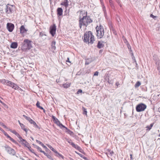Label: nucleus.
Returning <instances> with one entry per match:
<instances>
[{"label": "nucleus", "instance_id": "62", "mask_svg": "<svg viewBox=\"0 0 160 160\" xmlns=\"http://www.w3.org/2000/svg\"><path fill=\"white\" fill-rule=\"evenodd\" d=\"M70 160H74L73 159H72V158H70Z\"/></svg>", "mask_w": 160, "mask_h": 160}, {"label": "nucleus", "instance_id": "30", "mask_svg": "<svg viewBox=\"0 0 160 160\" xmlns=\"http://www.w3.org/2000/svg\"><path fill=\"white\" fill-rule=\"evenodd\" d=\"M156 64H158V69L159 71V73L160 74V63L159 62H156Z\"/></svg>", "mask_w": 160, "mask_h": 160}, {"label": "nucleus", "instance_id": "39", "mask_svg": "<svg viewBox=\"0 0 160 160\" xmlns=\"http://www.w3.org/2000/svg\"><path fill=\"white\" fill-rule=\"evenodd\" d=\"M46 156H47L48 158L51 159H52V160H53V159L52 158V157L51 156V155L47 154V155H46Z\"/></svg>", "mask_w": 160, "mask_h": 160}, {"label": "nucleus", "instance_id": "44", "mask_svg": "<svg viewBox=\"0 0 160 160\" xmlns=\"http://www.w3.org/2000/svg\"><path fill=\"white\" fill-rule=\"evenodd\" d=\"M43 36H45V35L43 34V33H42L41 32L40 33L39 36L40 37H42Z\"/></svg>", "mask_w": 160, "mask_h": 160}, {"label": "nucleus", "instance_id": "9", "mask_svg": "<svg viewBox=\"0 0 160 160\" xmlns=\"http://www.w3.org/2000/svg\"><path fill=\"white\" fill-rule=\"evenodd\" d=\"M56 26L55 24H53L50 27V33L52 35V36L53 37L56 32Z\"/></svg>", "mask_w": 160, "mask_h": 160}, {"label": "nucleus", "instance_id": "49", "mask_svg": "<svg viewBox=\"0 0 160 160\" xmlns=\"http://www.w3.org/2000/svg\"><path fill=\"white\" fill-rule=\"evenodd\" d=\"M82 92V90L81 89H79L78 90V93H79L80 92Z\"/></svg>", "mask_w": 160, "mask_h": 160}, {"label": "nucleus", "instance_id": "64", "mask_svg": "<svg viewBox=\"0 0 160 160\" xmlns=\"http://www.w3.org/2000/svg\"><path fill=\"white\" fill-rule=\"evenodd\" d=\"M158 136L160 137V134Z\"/></svg>", "mask_w": 160, "mask_h": 160}, {"label": "nucleus", "instance_id": "4", "mask_svg": "<svg viewBox=\"0 0 160 160\" xmlns=\"http://www.w3.org/2000/svg\"><path fill=\"white\" fill-rule=\"evenodd\" d=\"M96 34L97 37L98 38H102L104 34V31L103 27L100 25L99 26H97L96 28Z\"/></svg>", "mask_w": 160, "mask_h": 160}, {"label": "nucleus", "instance_id": "54", "mask_svg": "<svg viewBox=\"0 0 160 160\" xmlns=\"http://www.w3.org/2000/svg\"><path fill=\"white\" fill-rule=\"evenodd\" d=\"M75 145V144L73 142L72 143V144L71 145H72V146L73 147H74Z\"/></svg>", "mask_w": 160, "mask_h": 160}, {"label": "nucleus", "instance_id": "15", "mask_svg": "<svg viewBox=\"0 0 160 160\" xmlns=\"http://www.w3.org/2000/svg\"><path fill=\"white\" fill-rule=\"evenodd\" d=\"M18 44L17 42H12L10 46L11 48H16L18 47Z\"/></svg>", "mask_w": 160, "mask_h": 160}, {"label": "nucleus", "instance_id": "45", "mask_svg": "<svg viewBox=\"0 0 160 160\" xmlns=\"http://www.w3.org/2000/svg\"><path fill=\"white\" fill-rule=\"evenodd\" d=\"M28 149L31 152H32V153H34L33 152V149H31V146H30V148H28Z\"/></svg>", "mask_w": 160, "mask_h": 160}, {"label": "nucleus", "instance_id": "16", "mask_svg": "<svg viewBox=\"0 0 160 160\" xmlns=\"http://www.w3.org/2000/svg\"><path fill=\"white\" fill-rule=\"evenodd\" d=\"M3 133L4 135L8 138H9L11 141L14 142H16L15 141L14 139L11 138L6 132H4Z\"/></svg>", "mask_w": 160, "mask_h": 160}, {"label": "nucleus", "instance_id": "17", "mask_svg": "<svg viewBox=\"0 0 160 160\" xmlns=\"http://www.w3.org/2000/svg\"><path fill=\"white\" fill-rule=\"evenodd\" d=\"M61 5L64 6L66 8H67L68 5V0H65L63 2L61 3Z\"/></svg>", "mask_w": 160, "mask_h": 160}, {"label": "nucleus", "instance_id": "33", "mask_svg": "<svg viewBox=\"0 0 160 160\" xmlns=\"http://www.w3.org/2000/svg\"><path fill=\"white\" fill-rule=\"evenodd\" d=\"M74 148L78 150H79L80 149V148L76 144L75 145Z\"/></svg>", "mask_w": 160, "mask_h": 160}, {"label": "nucleus", "instance_id": "46", "mask_svg": "<svg viewBox=\"0 0 160 160\" xmlns=\"http://www.w3.org/2000/svg\"><path fill=\"white\" fill-rule=\"evenodd\" d=\"M41 152L43 153L45 156L47 155L48 154L45 152H44L42 150Z\"/></svg>", "mask_w": 160, "mask_h": 160}, {"label": "nucleus", "instance_id": "43", "mask_svg": "<svg viewBox=\"0 0 160 160\" xmlns=\"http://www.w3.org/2000/svg\"><path fill=\"white\" fill-rule=\"evenodd\" d=\"M130 53L132 54V56H134L132 51L131 49V48H130Z\"/></svg>", "mask_w": 160, "mask_h": 160}, {"label": "nucleus", "instance_id": "25", "mask_svg": "<svg viewBox=\"0 0 160 160\" xmlns=\"http://www.w3.org/2000/svg\"><path fill=\"white\" fill-rule=\"evenodd\" d=\"M29 122L30 123L33 124L34 125H35L37 127H38V126L36 124V123L33 121L31 118L29 120Z\"/></svg>", "mask_w": 160, "mask_h": 160}, {"label": "nucleus", "instance_id": "53", "mask_svg": "<svg viewBox=\"0 0 160 160\" xmlns=\"http://www.w3.org/2000/svg\"><path fill=\"white\" fill-rule=\"evenodd\" d=\"M66 62H70V61H69V58H68L66 60Z\"/></svg>", "mask_w": 160, "mask_h": 160}, {"label": "nucleus", "instance_id": "58", "mask_svg": "<svg viewBox=\"0 0 160 160\" xmlns=\"http://www.w3.org/2000/svg\"><path fill=\"white\" fill-rule=\"evenodd\" d=\"M0 102L2 103V104H4V103L0 99Z\"/></svg>", "mask_w": 160, "mask_h": 160}, {"label": "nucleus", "instance_id": "50", "mask_svg": "<svg viewBox=\"0 0 160 160\" xmlns=\"http://www.w3.org/2000/svg\"><path fill=\"white\" fill-rule=\"evenodd\" d=\"M0 130L2 132H3V133H4V132H5L2 128H0Z\"/></svg>", "mask_w": 160, "mask_h": 160}, {"label": "nucleus", "instance_id": "34", "mask_svg": "<svg viewBox=\"0 0 160 160\" xmlns=\"http://www.w3.org/2000/svg\"><path fill=\"white\" fill-rule=\"evenodd\" d=\"M83 114H84L87 115V111L86 109L84 108H83Z\"/></svg>", "mask_w": 160, "mask_h": 160}, {"label": "nucleus", "instance_id": "27", "mask_svg": "<svg viewBox=\"0 0 160 160\" xmlns=\"http://www.w3.org/2000/svg\"><path fill=\"white\" fill-rule=\"evenodd\" d=\"M33 145L34 146V147L36 148L38 151H39L40 152H41L42 151L41 148L39 147L38 146H37L36 145H34V144H33Z\"/></svg>", "mask_w": 160, "mask_h": 160}, {"label": "nucleus", "instance_id": "7", "mask_svg": "<svg viewBox=\"0 0 160 160\" xmlns=\"http://www.w3.org/2000/svg\"><path fill=\"white\" fill-rule=\"evenodd\" d=\"M19 138L22 144L24 145L25 147H26L28 148H30V145L28 142H27L25 140L22 138L20 136H19Z\"/></svg>", "mask_w": 160, "mask_h": 160}, {"label": "nucleus", "instance_id": "48", "mask_svg": "<svg viewBox=\"0 0 160 160\" xmlns=\"http://www.w3.org/2000/svg\"><path fill=\"white\" fill-rule=\"evenodd\" d=\"M130 156L131 160H133V158H132V154H131L130 155Z\"/></svg>", "mask_w": 160, "mask_h": 160}, {"label": "nucleus", "instance_id": "37", "mask_svg": "<svg viewBox=\"0 0 160 160\" xmlns=\"http://www.w3.org/2000/svg\"><path fill=\"white\" fill-rule=\"evenodd\" d=\"M114 152L112 151H110V153L108 154V155L110 156H112V155L113 154Z\"/></svg>", "mask_w": 160, "mask_h": 160}, {"label": "nucleus", "instance_id": "18", "mask_svg": "<svg viewBox=\"0 0 160 160\" xmlns=\"http://www.w3.org/2000/svg\"><path fill=\"white\" fill-rule=\"evenodd\" d=\"M20 126L22 129H23L26 132V133H27L28 129L26 128L25 126L23 124H20Z\"/></svg>", "mask_w": 160, "mask_h": 160}, {"label": "nucleus", "instance_id": "21", "mask_svg": "<svg viewBox=\"0 0 160 160\" xmlns=\"http://www.w3.org/2000/svg\"><path fill=\"white\" fill-rule=\"evenodd\" d=\"M70 83H66L65 84L62 85L63 87L65 88H69L70 86Z\"/></svg>", "mask_w": 160, "mask_h": 160}, {"label": "nucleus", "instance_id": "5", "mask_svg": "<svg viewBox=\"0 0 160 160\" xmlns=\"http://www.w3.org/2000/svg\"><path fill=\"white\" fill-rule=\"evenodd\" d=\"M1 82L4 85L11 87L12 88L15 89H17L18 88V87L16 84L7 80H1Z\"/></svg>", "mask_w": 160, "mask_h": 160}, {"label": "nucleus", "instance_id": "26", "mask_svg": "<svg viewBox=\"0 0 160 160\" xmlns=\"http://www.w3.org/2000/svg\"><path fill=\"white\" fill-rule=\"evenodd\" d=\"M55 43H56L55 42L53 41V42H52V44H51L52 48L53 49H54V50H55L56 48V47L55 46Z\"/></svg>", "mask_w": 160, "mask_h": 160}, {"label": "nucleus", "instance_id": "59", "mask_svg": "<svg viewBox=\"0 0 160 160\" xmlns=\"http://www.w3.org/2000/svg\"><path fill=\"white\" fill-rule=\"evenodd\" d=\"M18 122H19V124H20H20H22L21 123H20V122L19 121H18Z\"/></svg>", "mask_w": 160, "mask_h": 160}, {"label": "nucleus", "instance_id": "55", "mask_svg": "<svg viewBox=\"0 0 160 160\" xmlns=\"http://www.w3.org/2000/svg\"><path fill=\"white\" fill-rule=\"evenodd\" d=\"M75 145V144L73 142L72 143V144L71 145H72V146L73 147H74Z\"/></svg>", "mask_w": 160, "mask_h": 160}, {"label": "nucleus", "instance_id": "10", "mask_svg": "<svg viewBox=\"0 0 160 160\" xmlns=\"http://www.w3.org/2000/svg\"><path fill=\"white\" fill-rule=\"evenodd\" d=\"M14 28V26L13 24L11 23H7V28L9 32H12Z\"/></svg>", "mask_w": 160, "mask_h": 160}, {"label": "nucleus", "instance_id": "3", "mask_svg": "<svg viewBox=\"0 0 160 160\" xmlns=\"http://www.w3.org/2000/svg\"><path fill=\"white\" fill-rule=\"evenodd\" d=\"M32 47V42L28 39L24 40L22 47V49L23 50L27 49H30Z\"/></svg>", "mask_w": 160, "mask_h": 160}, {"label": "nucleus", "instance_id": "31", "mask_svg": "<svg viewBox=\"0 0 160 160\" xmlns=\"http://www.w3.org/2000/svg\"><path fill=\"white\" fill-rule=\"evenodd\" d=\"M66 141L71 145L72 143H73V142H72V140L71 139H69L67 138H66Z\"/></svg>", "mask_w": 160, "mask_h": 160}, {"label": "nucleus", "instance_id": "42", "mask_svg": "<svg viewBox=\"0 0 160 160\" xmlns=\"http://www.w3.org/2000/svg\"><path fill=\"white\" fill-rule=\"evenodd\" d=\"M98 73L99 72L98 71L94 73V76H98Z\"/></svg>", "mask_w": 160, "mask_h": 160}, {"label": "nucleus", "instance_id": "47", "mask_svg": "<svg viewBox=\"0 0 160 160\" xmlns=\"http://www.w3.org/2000/svg\"><path fill=\"white\" fill-rule=\"evenodd\" d=\"M76 153H77L78 154L79 156H80L81 157H82V156H83L80 153H78L76 152H75Z\"/></svg>", "mask_w": 160, "mask_h": 160}, {"label": "nucleus", "instance_id": "20", "mask_svg": "<svg viewBox=\"0 0 160 160\" xmlns=\"http://www.w3.org/2000/svg\"><path fill=\"white\" fill-rule=\"evenodd\" d=\"M92 62V60L91 59L89 58L86 59L85 64L86 65H88L91 62Z\"/></svg>", "mask_w": 160, "mask_h": 160}, {"label": "nucleus", "instance_id": "6", "mask_svg": "<svg viewBox=\"0 0 160 160\" xmlns=\"http://www.w3.org/2000/svg\"><path fill=\"white\" fill-rule=\"evenodd\" d=\"M147 106L144 104L141 103L137 105L136 110L138 112H140L144 111L146 108Z\"/></svg>", "mask_w": 160, "mask_h": 160}, {"label": "nucleus", "instance_id": "14", "mask_svg": "<svg viewBox=\"0 0 160 160\" xmlns=\"http://www.w3.org/2000/svg\"><path fill=\"white\" fill-rule=\"evenodd\" d=\"M63 10L61 8H58L57 10V14L58 16L62 15V14Z\"/></svg>", "mask_w": 160, "mask_h": 160}, {"label": "nucleus", "instance_id": "28", "mask_svg": "<svg viewBox=\"0 0 160 160\" xmlns=\"http://www.w3.org/2000/svg\"><path fill=\"white\" fill-rule=\"evenodd\" d=\"M141 84V82L139 81H138L135 85V88H136L139 87Z\"/></svg>", "mask_w": 160, "mask_h": 160}, {"label": "nucleus", "instance_id": "29", "mask_svg": "<svg viewBox=\"0 0 160 160\" xmlns=\"http://www.w3.org/2000/svg\"><path fill=\"white\" fill-rule=\"evenodd\" d=\"M40 103L38 101L36 103V106L39 108L41 109H43V108L42 107L40 106Z\"/></svg>", "mask_w": 160, "mask_h": 160}, {"label": "nucleus", "instance_id": "40", "mask_svg": "<svg viewBox=\"0 0 160 160\" xmlns=\"http://www.w3.org/2000/svg\"><path fill=\"white\" fill-rule=\"evenodd\" d=\"M2 126L5 128H6L7 129H8V130L9 129L7 127H6L5 125H4L3 123H2V124H1Z\"/></svg>", "mask_w": 160, "mask_h": 160}, {"label": "nucleus", "instance_id": "60", "mask_svg": "<svg viewBox=\"0 0 160 160\" xmlns=\"http://www.w3.org/2000/svg\"><path fill=\"white\" fill-rule=\"evenodd\" d=\"M31 138L33 140H34V139L32 137H31Z\"/></svg>", "mask_w": 160, "mask_h": 160}, {"label": "nucleus", "instance_id": "36", "mask_svg": "<svg viewBox=\"0 0 160 160\" xmlns=\"http://www.w3.org/2000/svg\"><path fill=\"white\" fill-rule=\"evenodd\" d=\"M68 133L70 135L72 136L73 135V133L72 132L70 131V130H68Z\"/></svg>", "mask_w": 160, "mask_h": 160}, {"label": "nucleus", "instance_id": "52", "mask_svg": "<svg viewBox=\"0 0 160 160\" xmlns=\"http://www.w3.org/2000/svg\"><path fill=\"white\" fill-rule=\"evenodd\" d=\"M128 49L129 50H130V48H131V47L129 44L128 45Z\"/></svg>", "mask_w": 160, "mask_h": 160}, {"label": "nucleus", "instance_id": "32", "mask_svg": "<svg viewBox=\"0 0 160 160\" xmlns=\"http://www.w3.org/2000/svg\"><path fill=\"white\" fill-rule=\"evenodd\" d=\"M23 117L28 121L29 120H30V119H31V118L30 117H28L24 115H23Z\"/></svg>", "mask_w": 160, "mask_h": 160}, {"label": "nucleus", "instance_id": "63", "mask_svg": "<svg viewBox=\"0 0 160 160\" xmlns=\"http://www.w3.org/2000/svg\"><path fill=\"white\" fill-rule=\"evenodd\" d=\"M159 111H160V107L159 108Z\"/></svg>", "mask_w": 160, "mask_h": 160}, {"label": "nucleus", "instance_id": "61", "mask_svg": "<svg viewBox=\"0 0 160 160\" xmlns=\"http://www.w3.org/2000/svg\"><path fill=\"white\" fill-rule=\"evenodd\" d=\"M82 12H80V15H81V14H82L83 13H82Z\"/></svg>", "mask_w": 160, "mask_h": 160}, {"label": "nucleus", "instance_id": "22", "mask_svg": "<svg viewBox=\"0 0 160 160\" xmlns=\"http://www.w3.org/2000/svg\"><path fill=\"white\" fill-rule=\"evenodd\" d=\"M46 145L48 147L51 149V150H52V151H53L54 152H55V153H57V152L52 147L51 145H49V144H47Z\"/></svg>", "mask_w": 160, "mask_h": 160}, {"label": "nucleus", "instance_id": "1", "mask_svg": "<svg viewBox=\"0 0 160 160\" xmlns=\"http://www.w3.org/2000/svg\"><path fill=\"white\" fill-rule=\"evenodd\" d=\"M92 22V20L89 17H86V14L85 16H83V18L80 19L79 20V27L80 28L82 27L84 29L86 28V27L89 23Z\"/></svg>", "mask_w": 160, "mask_h": 160}, {"label": "nucleus", "instance_id": "23", "mask_svg": "<svg viewBox=\"0 0 160 160\" xmlns=\"http://www.w3.org/2000/svg\"><path fill=\"white\" fill-rule=\"evenodd\" d=\"M153 123H151L150 126H147L146 127V128H147L146 130L147 131H149L153 126Z\"/></svg>", "mask_w": 160, "mask_h": 160}, {"label": "nucleus", "instance_id": "8", "mask_svg": "<svg viewBox=\"0 0 160 160\" xmlns=\"http://www.w3.org/2000/svg\"><path fill=\"white\" fill-rule=\"evenodd\" d=\"M5 150L8 153L12 155H14L16 153L15 150L10 147L7 146L5 147Z\"/></svg>", "mask_w": 160, "mask_h": 160}, {"label": "nucleus", "instance_id": "12", "mask_svg": "<svg viewBox=\"0 0 160 160\" xmlns=\"http://www.w3.org/2000/svg\"><path fill=\"white\" fill-rule=\"evenodd\" d=\"M13 8V7L12 5H10L8 4L6 6V11L8 13H10L11 12Z\"/></svg>", "mask_w": 160, "mask_h": 160}, {"label": "nucleus", "instance_id": "41", "mask_svg": "<svg viewBox=\"0 0 160 160\" xmlns=\"http://www.w3.org/2000/svg\"><path fill=\"white\" fill-rule=\"evenodd\" d=\"M36 142L38 143H39V144H40L41 145H42V143L41 142H40V141H38L37 140H36Z\"/></svg>", "mask_w": 160, "mask_h": 160}, {"label": "nucleus", "instance_id": "13", "mask_svg": "<svg viewBox=\"0 0 160 160\" xmlns=\"http://www.w3.org/2000/svg\"><path fill=\"white\" fill-rule=\"evenodd\" d=\"M28 30L25 28L23 25H22L20 28V32L22 34H23L26 33Z\"/></svg>", "mask_w": 160, "mask_h": 160}, {"label": "nucleus", "instance_id": "56", "mask_svg": "<svg viewBox=\"0 0 160 160\" xmlns=\"http://www.w3.org/2000/svg\"><path fill=\"white\" fill-rule=\"evenodd\" d=\"M132 59H133L134 60H135V57H134L133 56H132Z\"/></svg>", "mask_w": 160, "mask_h": 160}, {"label": "nucleus", "instance_id": "19", "mask_svg": "<svg viewBox=\"0 0 160 160\" xmlns=\"http://www.w3.org/2000/svg\"><path fill=\"white\" fill-rule=\"evenodd\" d=\"M103 45L102 44V42H101L99 41L97 45L98 48H101L103 47Z\"/></svg>", "mask_w": 160, "mask_h": 160}, {"label": "nucleus", "instance_id": "11", "mask_svg": "<svg viewBox=\"0 0 160 160\" xmlns=\"http://www.w3.org/2000/svg\"><path fill=\"white\" fill-rule=\"evenodd\" d=\"M52 119H53V121L56 124L58 125L59 127L62 126L63 128H65L64 126L62 124L60 123V121L58 120L57 118L55 116H52Z\"/></svg>", "mask_w": 160, "mask_h": 160}, {"label": "nucleus", "instance_id": "35", "mask_svg": "<svg viewBox=\"0 0 160 160\" xmlns=\"http://www.w3.org/2000/svg\"><path fill=\"white\" fill-rule=\"evenodd\" d=\"M56 153L57 154V156L59 157H61L62 158H63V157L59 153H58V152L57 153Z\"/></svg>", "mask_w": 160, "mask_h": 160}, {"label": "nucleus", "instance_id": "51", "mask_svg": "<svg viewBox=\"0 0 160 160\" xmlns=\"http://www.w3.org/2000/svg\"><path fill=\"white\" fill-rule=\"evenodd\" d=\"M119 85V83L118 82H117L116 83V86H118Z\"/></svg>", "mask_w": 160, "mask_h": 160}, {"label": "nucleus", "instance_id": "57", "mask_svg": "<svg viewBox=\"0 0 160 160\" xmlns=\"http://www.w3.org/2000/svg\"><path fill=\"white\" fill-rule=\"evenodd\" d=\"M83 159H87V158L85 157H83L82 156V157Z\"/></svg>", "mask_w": 160, "mask_h": 160}, {"label": "nucleus", "instance_id": "38", "mask_svg": "<svg viewBox=\"0 0 160 160\" xmlns=\"http://www.w3.org/2000/svg\"><path fill=\"white\" fill-rule=\"evenodd\" d=\"M41 146L45 149L48 150V148L45 146L43 143L42 144Z\"/></svg>", "mask_w": 160, "mask_h": 160}, {"label": "nucleus", "instance_id": "24", "mask_svg": "<svg viewBox=\"0 0 160 160\" xmlns=\"http://www.w3.org/2000/svg\"><path fill=\"white\" fill-rule=\"evenodd\" d=\"M8 130L12 132L13 133V134L16 135L17 136L18 138L19 137V136L20 135L15 130H12L10 129H9Z\"/></svg>", "mask_w": 160, "mask_h": 160}, {"label": "nucleus", "instance_id": "2", "mask_svg": "<svg viewBox=\"0 0 160 160\" xmlns=\"http://www.w3.org/2000/svg\"><path fill=\"white\" fill-rule=\"evenodd\" d=\"M94 36L92 35L91 31L86 32L84 35V41L88 43L92 44L94 41Z\"/></svg>", "mask_w": 160, "mask_h": 160}]
</instances>
